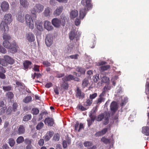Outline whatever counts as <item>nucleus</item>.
<instances>
[{
    "mask_svg": "<svg viewBox=\"0 0 149 149\" xmlns=\"http://www.w3.org/2000/svg\"><path fill=\"white\" fill-rule=\"evenodd\" d=\"M91 2V0H81V4L84 7V8L80 9L79 14L80 19H83L85 16L87 11L92 8L93 5Z\"/></svg>",
    "mask_w": 149,
    "mask_h": 149,
    "instance_id": "nucleus-1",
    "label": "nucleus"
},
{
    "mask_svg": "<svg viewBox=\"0 0 149 149\" xmlns=\"http://www.w3.org/2000/svg\"><path fill=\"white\" fill-rule=\"evenodd\" d=\"M3 21L1 23V31H8L9 29L7 24H10L13 21L12 15L9 13L6 14L4 17Z\"/></svg>",
    "mask_w": 149,
    "mask_h": 149,
    "instance_id": "nucleus-2",
    "label": "nucleus"
},
{
    "mask_svg": "<svg viewBox=\"0 0 149 149\" xmlns=\"http://www.w3.org/2000/svg\"><path fill=\"white\" fill-rule=\"evenodd\" d=\"M3 45L6 48L10 50V52L12 53L16 52L19 48L18 45L15 41L10 43L8 41L4 40Z\"/></svg>",
    "mask_w": 149,
    "mask_h": 149,
    "instance_id": "nucleus-3",
    "label": "nucleus"
},
{
    "mask_svg": "<svg viewBox=\"0 0 149 149\" xmlns=\"http://www.w3.org/2000/svg\"><path fill=\"white\" fill-rule=\"evenodd\" d=\"M52 24L55 27H58L61 25L64 26L65 24V17L61 16L60 19L57 18H54L52 20Z\"/></svg>",
    "mask_w": 149,
    "mask_h": 149,
    "instance_id": "nucleus-4",
    "label": "nucleus"
},
{
    "mask_svg": "<svg viewBox=\"0 0 149 149\" xmlns=\"http://www.w3.org/2000/svg\"><path fill=\"white\" fill-rule=\"evenodd\" d=\"M110 117L109 113L107 112H104L100 114L96 118V120L97 121H101L104 118L105 120L107 122L106 123H104V124L105 125L108 123V121L109 120V118Z\"/></svg>",
    "mask_w": 149,
    "mask_h": 149,
    "instance_id": "nucleus-5",
    "label": "nucleus"
},
{
    "mask_svg": "<svg viewBox=\"0 0 149 149\" xmlns=\"http://www.w3.org/2000/svg\"><path fill=\"white\" fill-rule=\"evenodd\" d=\"M44 6L40 3L36 4L33 8L31 10V13L33 14L36 15V13H40L44 10Z\"/></svg>",
    "mask_w": 149,
    "mask_h": 149,
    "instance_id": "nucleus-6",
    "label": "nucleus"
},
{
    "mask_svg": "<svg viewBox=\"0 0 149 149\" xmlns=\"http://www.w3.org/2000/svg\"><path fill=\"white\" fill-rule=\"evenodd\" d=\"M25 19L26 24L29 28L31 30L33 29L34 28V25L31 16L29 14H26Z\"/></svg>",
    "mask_w": 149,
    "mask_h": 149,
    "instance_id": "nucleus-7",
    "label": "nucleus"
},
{
    "mask_svg": "<svg viewBox=\"0 0 149 149\" xmlns=\"http://www.w3.org/2000/svg\"><path fill=\"white\" fill-rule=\"evenodd\" d=\"M45 43L48 47L50 46L53 43V38L52 35H47L45 39Z\"/></svg>",
    "mask_w": 149,
    "mask_h": 149,
    "instance_id": "nucleus-8",
    "label": "nucleus"
},
{
    "mask_svg": "<svg viewBox=\"0 0 149 149\" xmlns=\"http://www.w3.org/2000/svg\"><path fill=\"white\" fill-rule=\"evenodd\" d=\"M76 92V97L79 99H83L85 97V94L82 92L81 90L78 87H77Z\"/></svg>",
    "mask_w": 149,
    "mask_h": 149,
    "instance_id": "nucleus-9",
    "label": "nucleus"
},
{
    "mask_svg": "<svg viewBox=\"0 0 149 149\" xmlns=\"http://www.w3.org/2000/svg\"><path fill=\"white\" fill-rule=\"evenodd\" d=\"M44 122L45 125L50 126H53L54 124V119L50 117L46 118Z\"/></svg>",
    "mask_w": 149,
    "mask_h": 149,
    "instance_id": "nucleus-10",
    "label": "nucleus"
},
{
    "mask_svg": "<svg viewBox=\"0 0 149 149\" xmlns=\"http://www.w3.org/2000/svg\"><path fill=\"white\" fill-rule=\"evenodd\" d=\"M1 8L3 12H6L8 10L9 8L8 3L5 1L2 2L1 5Z\"/></svg>",
    "mask_w": 149,
    "mask_h": 149,
    "instance_id": "nucleus-11",
    "label": "nucleus"
},
{
    "mask_svg": "<svg viewBox=\"0 0 149 149\" xmlns=\"http://www.w3.org/2000/svg\"><path fill=\"white\" fill-rule=\"evenodd\" d=\"M63 10V6L58 7L56 10L54 11L53 13L54 15L55 16L59 15L62 12Z\"/></svg>",
    "mask_w": 149,
    "mask_h": 149,
    "instance_id": "nucleus-12",
    "label": "nucleus"
},
{
    "mask_svg": "<svg viewBox=\"0 0 149 149\" xmlns=\"http://www.w3.org/2000/svg\"><path fill=\"white\" fill-rule=\"evenodd\" d=\"M32 64V62L28 60L24 61L23 63L24 69L25 70H27L28 69H30L31 67L30 66Z\"/></svg>",
    "mask_w": 149,
    "mask_h": 149,
    "instance_id": "nucleus-13",
    "label": "nucleus"
},
{
    "mask_svg": "<svg viewBox=\"0 0 149 149\" xmlns=\"http://www.w3.org/2000/svg\"><path fill=\"white\" fill-rule=\"evenodd\" d=\"M17 19L19 22H24V15L22 14V13L19 12L16 15Z\"/></svg>",
    "mask_w": 149,
    "mask_h": 149,
    "instance_id": "nucleus-14",
    "label": "nucleus"
},
{
    "mask_svg": "<svg viewBox=\"0 0 149 149\" xmlns=\"http://www.w3.org/2000/svg\"><path fill=\"white\" fill-rule=\"evenodd\" d=\"M44 26L45 29L48 31L51 30L53 29V27L52 26L51 22L48 21H45Z\"/></svg>",
    "mask_w": 149,
    "mask_h": 149,
    "instance_id": "nucleus-15",
    "label": "nucleus"
},
{
    "mask_svg": "<svg viewBox=\"0 0 149 149\" xmlns=\"http://www.w3.org/2000/svg\"><path fill=\"white\" fill-rule=\"evenodd\" d=\"M26 39L29 42H33L35 40L34 35L31 33H29L26 35Z\"/></svg>",
    "mask_w": 149,
    "mask_h": 149,
    "instance_id": "nucleus-16",
    "label": "nucleus"
},
{
    "mask_svg": "<svg viewBox=\"0 0 149 149\" xmlns=\"http://www.w3.org/2000/svg\"><path fill=\"white\" fill-rule=\"evenodd\" d=\"M110 107L111 111L113 112L116 111L118 109L117 105L116 102L115 101L112 102L111 104Z\"/></svg>",
    "mask_w": 149,
    "mask_h": 149,
    "instance_id": "nucleus-17",
    "label": "nucleus"
},
{
    "mask_svg": "<svg viewBox=\"0 0 149 149\" xmlns=\"http://www.w3.org/2000/svg\"><path fill=\"white\" fill-rule=\"evenodd\" d=\"M3 58L4 59L6 60L8 64V63L11 65L15 63L14 60L8 55H5L4 56Z\"/></svg>",
    "mask_w": 149,
    "mask_h": 149,
    "instance_id": "nucleus-18",
    "label": "nucleus"
},
{
    "mask_svg": "<svg viewBox=\"0 0 149 149\" xmlns=\"http://www.w3.org/2000/svg\"><path fill=\"white\" fill-rule=\"evenodd\" d=\"M25 132V129L24 126L23 125H20L19 126L17 131V133L19 134H24Z\"/></svg>",
    "mask_w": 149,
    "mask_h": 149,
    "instance_id": "nucleus-19",
    "label": "nucleus"
},
{
    "mask_svg": "<svg viewBox=\"0 0 149 149\" xmlns=\"http://www.w3.org/2000/svg\"><path fill=\"white\" fill-rule=\"evenodd\" d=\"M78 15V11L76 10H72L70 13V17L71 19H74Z\"/></svg>",
    "mask_w": 149,
    "mask_h": 149,
    "instance_id": "nucleus-20",
    "label": "nucleus"
},
{
    "mask_svg": "<svg viewBox=\"0 0 149 149\" xmlns=\"http://www.w3.org/2000/svg\"><path fill=\"white\" fill-rule=\"evenodd\" d=\"M77 34V32L76 33V34L75 32L73 31H71L69 34V38L71 40H72L74 39L75 38H77L76 37V34Z\"/></svg>",
    "mask_w": 149,
    "mask_h": 149,
    "instance_id": "nucleus-21",
    "label": "nucleus"
},
{
    "mask_svg": "<svg viewBox=\"0 0 149 149\" xmlns=\"http://www.w3.org/2000/svg\"><path fill=\"white\" fill-rule=\"evenodd\" d=\"M35 26L37 29L39 31L42 30V22L40 21H37L35 23Z\"/></svg>",
    "mask_w": 149,
    "mask_h": 149,
    "instance_id": "nucleus-22",
    "label": "nucleus"
},
{
    "mask_svg": "<svg viewBox=\"0 0 149 149\" xmlns=\"http://www.w3.org/2000/svg\"><path fill=\"white\" fill-rule=\"evenodd\" d=\"M2 31L4 32V33L3 34V38L4 40L8 41L11 39V37L9 34H7V33L8 31Z\"/></svg>",
    "mask_w": 149,
    "mask_h": 149,
    "instance_id": "nucleus-23",
    "label": "nucleus"
},
{
    "mask_svg": "<svg viewBox=\"0 0 149 149\" xmlns=\"http://www.w3.org/2000/svg\"><path fill=\"white\" fill-rule=\"evenodd\" d=\"M20 4L24 8H27L29 5L28 1L27 0H19Z\"/></svg>",
    "mask_w": 149,
    "mask_h": 149,
    "instance_id": "nucleus-24",
    "label": "nucleus"
},
{
    "mask_svg": "<svg viewBox=\"0 0 149 149\" xmlns=\"http://www.w3.org/2000/svg\"><path fill=\"white\" fill-rule=\"evenodd\" d=\"M73 78V76L71 74H69L62 78V80L63 81H70L72 80Z\"/></svg>",
    "mask_w": 149,
    "mask_h": 149,
    "instance_id": "nucleus-25",
    "label": "nucleus"
},
{
    "mask_svg": "<svg viewBox=\"0 0 149 149\" xmlns=\"http://www.w3.org/2000/svg\"><path fill=\"white\" fill-rule=\"evenodd\" d=\"M142 132L147 136H149V127H145L142 128Z\"/></svg>",
    "mask_w": 149,
    "mask_h": 149,
    "instance_id": "nucleus-26",
    "label": "nucleus"
},
{
    "mask_svg": "<svg viewBox=\"0 0 149 149\" xmlns=\"http://www.w3.org/2000/svg\"><path fill=\"white\" fill-rule=\"evenodd\" d=\"M51 9L49 7H47L46 8L44 12V14L45 16L47 17L50 16L51 14Z\"/></svg>",
    "mask_w": 149,
    "mask_h": 149,
    "instance_id": "nucleus-27",
    "label": "nucleus"
},
{
    "mask_svg": "<svg viewBox=\"0 0 149 149\" xmlns=\"http://www.w3.org/2000/svg\"><path fill=\"white\" fill-rule=\"evenodd\" d=\"M89 83L88 79L87 78H84L82 81V88H85L87 86Z\"/></svg>",
    "mask_w": 149,
    "mask_h": 149,
    "instance_id": "nucleus-28",
    "label": "nucleus"
},
{
    "mask_svg": "<svg viewBox=\"0 0 149 149\" xmlns=\"http://www.w3.org/2000/svg\"><path fill=\"white\" fill-rule=\"evenodd\" d=\"M63 82L61 85V87L63 89L67 90L69 86L67 82L66 81H63Z\"/></svg>",
    "mask_w": 149,
    "mask_h": 149,
    "instance_id": "nucleus-29",
    "label": "nucleus"
},
{
    "mask_svg": "<svg viewBox=\"0 0 149 149\" xmlns=\"http://www.w3.org/2000/svg\"><path fill=\"white\" fill-rule=\"evenodd\" d=\"M76 71L79 72L81 74H84L86 70L84 68L79 67H77L76 68Z\"/></svg>",
    "mask_w": 149,
    "mask_h": 149,
    "instance_id": "nucleus-30",
    "label": "nucleus"
},
{
    "mask_svg": "<svg viewBox=\"0 0 149 149\" xmlns=\"http://www.w3.org/2000/svg\"><path fill=\"white\" fill-rule=\"evenodd\" d=\"M42 74L40 73H34L33 74H32L31 77L33 79H34L36 77L37 79L41 77Z\"/></svg>",
    "mask_w": 149,
    "mask_h": 149,
    "instance_id": "nucleus-31",
    "label": "nucleus"
},
{
    "mask_svg": "<svg viewBox=\"0 0 149 149\" xmlns=\"http://www.w3.org/2000/svg\"><path fill=\"white\" fill-rule=\"evenodd\" d=\"M110 68V66L109 65L102 66L99 68V70L100 71H103L105 70H107Z\"/></svg>",
    "mask_w": 149,
    "mask_h": 149,
    "instance_id": "nucleus-32",
    "label": "nucleus"
},
{
    "mask_svg": "<svg viewBox=\"0 0 149 149\" xmlns=\"http://www.w3.org/2000/svg\"><path fill=\"white\" fill-rule=\"evenodd\" d=\"M0 64L4 66H6L8 65L6 60L4 58H0Z\"/></svg>",
    "mask_w": 149,
    "mask_h": 149,
    "instance_id": "nucleus-33",
    "label": "nucleus"
},
{
    "mask_svg": "<svg viewBox=\"0 0 149 149\" xmlns=\"http://www.w3.org/2000/svg\"><path fill=\"white\" fill-rule=\"evenodd\" d=\"M39 110L37 108H33L31 111V113L33 115H37L38 114Z\"/></svg>",
    "mask_w": 149,
    "mask_h": 149,
    "instance_id": "nucleus-34",
    "label": "nucleus"
},
{
    "mask_svg": "<svg viewBox=\"0 0 149 149\" xmlns=\"http://www.w3.org/2000/svg\"><path fill=\"white\" fill-rule=\"evenodd\" d=\"M8 143L11 147H13L15 144V141L13 138H10L8 139Z\"/></svg>",
    "mask_w": 149,
    "mask_h": 149,
    "instance_id": "nucleus-35",
    "label": "nucleus"
},
{
    "mask_svg": "<svg viewBox=\"0 0 149 149\" xmlns=\"http://www.w3.org/2000/svg\"><path fill=\"white\" fill-rule=\"evenodd\" d=\"M31 118V114H28L25 116L23 118V120L24 121H27L30 120Z\"/></svg>",
    "mask_w": 149,
    "mask_h": 149,
    "instance_id": "nucleus-36",
    "label": "nucleus"
},
{
    "mask_svg": "<svg viewBox=\"0 0 149 149\" xmlns=\"http://www.w3.org/2000/svg\"><path fill=\"white\" fill-rule=\"evenodd\" d=\"M24 141V138L22 136H19L16 139V142L18 144L22 143Z\"/></svg>",
    "mask_w": 149,
    "mask_h": 149,
    "instance_id": "nucleus-37",
    "label": "nucleus"
},
{
    "mask_svg": "<svg viewBox=\"0 0 149 149\" xmlns=\"http://www.w3.org/2000/svg\"><path fill=\"white\" fill-rule=\"evenodd\" d=\"M105 100V98L103 97H99L97 99V100L96 101V104H100L103 102Z\"/></svg>",
    "mask_w": 149,
    "mask_h": 149,
    "instance_id": "nucleus-38",
    "label": "nucleus"
},
{
    "mask_svg": "<svg viewBox=\"0 0 149 149\" xmlns=\"http://www.w3.org/2000/svg\"><path fill=\"white\" fill-rule=\"evenodd\" d=\"M108 130V129L107 128H104L103 130H102L101 131H100L97 132V134L99 135H103L105 134L106 132H107Z\"/></svg>",
    "mask_w": 149,
    "mask_h": 149,
    "instance_id": "nucleus-39",
    "label": "nucleus"
},
{
    "mask_svg": "<svg viewBox=\"0 0 149 149\" xmlns=\"http://www.w3.org/2000/svg\"><path fill=\"white\" fill-rule=\"evenodd\" d=\"M93 102V100L90 99L87 100L86 102L85 103L84 105L86 106H89L91 105Z\"/></svg>",
    "mask_w": 149,
    "mask_h": 149,
    "instance_id": "nucleus-40",
    "label": "nucleus"
},
{
    "mask_svg": "<svg viewBox=\"0 0 149 149\" xmlns=\"http://www.w3.org/2000/svg\"><path fill=\"white\" fill-rule=\"evenodd\" d=\"M93 144L92 142L91 141H86L84 143V145L85 147H88L91 146Z\"/></svg>",
    "mask_w": 149,
    "mask_h": 149,
    "instance_id": "nucleus-41",
    "label": "nucleus"
},
{
    "mask_svg": "<svg viewBox=\"0 0 149 149\" xmlns=\"http://www.w3.org/2000/svg\"><path fill=\"white\" fill-rule=\"evenodd\" d=\"M32 99V97L31 96H28L26 97V98L24 99L23 101L25 103H28L30 102Z\"/></svg>",
    "mask_w": 149,
    "mask_h": 149,
    "instance_id": "nucleus-42",
    "label": "nucleus"
},
{
    "mask_svg": "<svg viewBox=\"0 0 149 149\" xmlns=\"http://www.w3.org/2000/svg\"><path fill=\"white\" fill-rule=\"evenodd\" d=\"M44 126V124L42 122H40L39 123L37 126H36V128L38 130H40Z\"/></svg>",
    "mask_w": 149,
    "mask_h": 149,
    "instance_id": "nucleus-43",
    "label": "nucleus"
},
{
    "mask_svg": "<svg viewBox=\"0 0 149 149\" xmlns=\"http://www.w3.org/2000/svg\"><path fill=\"white\" fill-rule=\"evenodd\" d=\"M101 79V81L103 83H107L109 80V79L108 77L105 76L102 77V78Z\"/></svg>",
    "mask_w": 149,
    "mask_h": 149,
    "instance_id": "nucleus-44",
    "label": "nucleus"
},
{
    "mask_svg": "<svg viewBox=\"0 0 149 149\" xmlns=\"http://www.w3.org/2000/svg\"><path fill=\"white\" fill-rule=\"evenodd\" d=\"M60 135L58 133L55 134L53 137V139L56 141L59 140L60 139Z\"/></svg>",
    "mask_w": 149,
    "mask_h": 149,
    "instance_id": "nucleus-45",
    "label": "nucleus"
},
{
    "mask_svg": "<svg viewBox=\"0 0 149 149\" xmlns=\"http://www.w3.org/2000/svg\"><path fill=\"white\" fill-rule=\"evenodd\" d=\"M47 111H44L41 112L39 114V116H41V118H38V120H40L43 119V115H46L47 114Z\"/></svg>",
    "mask_w": 149,
    "mask_h": 149,
    "instance_id": "nucleus-46",
    "label": "nucleus"
},
{
    "mask_svg": "<svg viewBox=\"0 0 149 149\" xmlns=\"http://www.w3.org/2000/svg\"><path fill=\"white\" fill-rule=\"evenodd\" d=\"M101 140L102 142L106 144L110 142L109 139H108L105 137H103L101 139Z\"/></svg>",
    "mask_w": 149,
    "mask_h": 149,
    "instance_id": "nucleus-47",
    "label": "nucleus"
},
{
    "mask_svg": "<svg viewBox=\"0 0 149 149\" xmlns=\"http://www.w3.org/2000/svg\"><path fill=\"white\" fill-rule=\"evenodd\" d=\"M7 96L8 99L11 100L13 97V93L11 92H8L7 94Z\"/></svg>",
    "mask_w": 149,
    "mask_h": 149,
    "instance_id": "nucleus-48",
    "label": "nucleus"
},
{
    "mask_svg": "<svg viewBox=\"0 0 149 149\" xmlns=\"http://www.w3.org/2000/svg\"><path fill=\"white\" fill-rule=\"evenodd\" d=\"M3 88L5 91H9L11 90L12 87L10 86H3Z\"/></svg>",
    "mask_w": 149,
    "mask_h": 149,
    "instance_id": "nucleus-49",
    "label": "nucleus"
},
{
    "mask_svg": "<svg viewBox=\"0 0 149 149\" xmlns=\"http://www.w3.org/2000/svg\"><path fill=\"white\" fill-rule=\"evenodd\" d=\"M39 67L40 66L36 65H34V67L33 68V70L36 72H40V70H39Z\"/></svg>",
    "mask_w": 149,
    "mask_h": 149,
    "instance_id": "nucleus-50",
    "label": "nucleus"
},
{
    "mask_svg": "<svg viewBox=\"0 0 149 149\" xmlns=\"http://www.w3.org/2000/svg\"><path fill=\"white\" fill-rule=\"evenodd\" d=\"M7 109V108L5 107H2L0 109V115H1L4 113Z\"/></svg>",
    "mask_w": 149,
    "mask_h": 149,
    "instance_id": "nucleus-51",
    "label": "nucleus"
},
{
    "mask_svg": "<svg viewBox=\"0 0 149 149\" xmlns=\"http://www.w3.org/2000/svg\"><path fill=\"white\" fill-rule=\"evenodd\" d=\"M97 96V94L96 93H95L92 94L90 95V99L91 100H93Z\"/></svg>",
    "mask_w": 149,
    "mask_h": 149,
    "instance_id": "nucleus-52",
    "label": "nucleus"
},
{
    "mask_svg": "<svg viewBox=\"0 0 149 149\" xmlns=\"http://www.w3.org/2000/svg\"><path fill=\"white\" fill-rule=\"evenodd\" d=\"M146 94H149V83L146 85Z\"/></svg>",
    "mask_w": 149,
    "mask_h": 149,
    "instance_id": "nucleus-53",
    "label": "nucleus"
},
{
    "mask_svg": "<svg viewBox=\"0 0 149 149\" xmlns=\"http://www.w3.org/2000/svg\"><path fill=\"white\" fill-rule=\"evenodd\" d=\"M79 55L78 54L71 55L69 56V57L71 59H77L78 58Z\"/></svg>",
    "mask_w": 149,
    "mask_h": 149,
    "instance_id": "nucleus-54",
    "label": "nucleus"
},
{
    "mask_svg": "<svg viewBox=\"0 0 149 149\" xmlns=\"http://www.w3.org/2000/svg\"><path fill=\"white\" fill-rule=\"evenodd\" d=\"M89 116L91 119V120L93 121H94L96 118V116L95 115H93L92 113H91L90 114Z\"/></svg>",
    "mask_w": 149,
    "mask_h": 149,
    "instance_id": "nucleus-55",
    "label": "nucleus"
},
{
    "mask_svg": "<svg viewBox=\"0 0 149 149\" xmlns=\"http://www.w3.org/2000/svg\"><path fill=\"white\" fill-rule=\"evenodd\" d=\"M17 107L18 104L17 103L15 102L13 104V109L14 111H16Z\"/></svg>",
    "mask_w": 149,
    "mask_h": 149,
    "instance_id": "nucleus-56",
    "label": "nucleus"
},
{
    "mask_svg": "<svg viewBox=\"0 0 149 149\" xmlns=\"http://www.w3.org/2000/svg\"><path fill=\"white\" fill-rule=\"evenodd\" d=\"M81 20L77 18L76 19L75 22V24L76 26H78L79 25L80 23Z\"/></svg>",
    "mask_w": 149,
    "mask_h": 149,
    "instance_id": "nucleus-57",
    "label": "nucleus"
},
{
    "mask_svg": "<svg viewBox=\"0 0 149 149\" xmlns=\"http://www.w3.org/2000/svg\"><path fill=\"white\" fill-rule=\"evenodd\" d=\"M12 108L11 107H9L8 108L7 111H6V114L8 115L10 114L12 112Z\"/></svg>",
    "mask_w": 149,
    "mask_h": 149,
    "instance_id": "nucleus-58",
    "label": "nucleus"
},
{
    "mask_svg": "<svg viewBox=\"0 0 149 149\" xmlns=\"http://www.w3.org/2000/svg\"><path fill=\"white\" fill-rule=\"evenodd\" d=\"M38 144L40 146H42L44 143V141L43 139H40L38 141Z\"/></svg>",
    "mask_w": 149,
    "mask_h": 149,
    "instance_id": "nucleus-59",
    "label": "nucleus"
},
{
    "mask_svg": "<svg viewBox=\"0 0 149 149\" xmlns=\"http://www.w3.org/2000/svg\"><path fill=\"white\" fill-rule=\"evenodd\" d=\"M0 52L3 54H5L7 52L6 49L2 47L0 49Z\"/></svg>",
    "mask_w": 149,
    "mask_h": 149,
    "instance_id": "nucleus-60",
    "label": "nucleus"
},
{
    "mask_svg": "<svg viewBox=\"0 0 149 149\" xmlns=\"http://www.w3.org/2000/svg\"><path fill=\"white\" fill-rule=\"evenodd\" d=\"M43 64L47 67L50 66L51 65L50 63L47 61H44L43 63Z\"/></svg>",
    "mask_w": 149,
    "mask_h": 149,
    "instance_id": "nucleus-61",
    "label": "nucleus"
},
{
    "mask_svg": "<svg viewBox=\"0 0 149 149\" xmlns=\"http://www.w3.org/2000/svg\"><path fill=\"white\" fill-rule=\"evenodd\" d=\"M110 86H106L104 87L103 90L104 91H105V92H106L107 91L110 90Z\"/></svg>",
    "mask_w": 149,
    "mask_h": 149,
    "instance_id": "nucleus-62",
    "label": "nucleus"
},
{
    "mask_svg": "<svg viewBox=\"0 0 149 149\" xmlns=\"http://www.w3.org/2000/svg\"><path fill=\"white\" fill-rule=\"evenodd\" d=\"M63 146L64 148H66L67 147V142L66 141L64 140L63 141Z\"/></svg>",
    "mask_w": 149,
    "mask_h": 149,
    "instance_id": "nucleus-63",
    "label": "nucleus"
},
{
    "mask_svg": "<svg viewBox=\"0 0 149 149\" xmlns=\"http://www.w3.org/2000/svg\"><path fill=\"white\" fill-rule=\"evenodd\" d=\"M88 125V126H90L94 121H93L91 119H88L87 120Z\"/></svg>",
    "mask_w": 149,
    "mask_h": 149,
    "instance_id": "nucleus-64",
    "label": "nucleus"
}]
</instances>
